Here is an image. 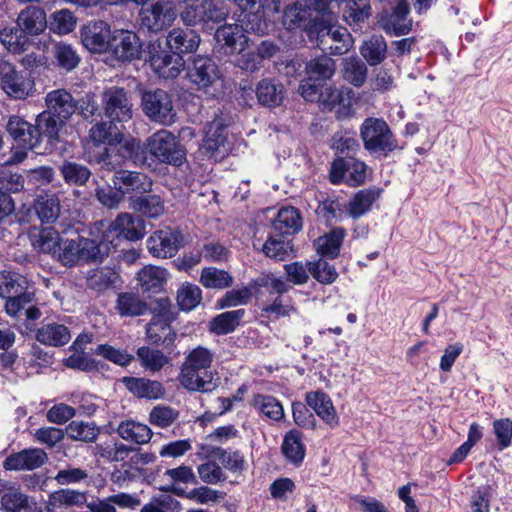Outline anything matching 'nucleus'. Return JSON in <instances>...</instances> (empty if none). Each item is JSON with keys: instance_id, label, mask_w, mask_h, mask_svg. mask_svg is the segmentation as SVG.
<instances>
[{"instance_id": "obj_1", "label": "nucleus", "mask_w": 512, "mask_h": 512, "mask_svg": "<svg viewBox=\"0 0 512 512\" xmlns=\"http://www.w3.org/2000/svg\"><path fill=\"white\" fill-rule=\"evenodd\" d=\"M220 0H183L185 7L180 16L187 26L200 22H220L226 18L229 9ZM242 11V23L248 30L265 34L268 32L271 16L279 12L278 4L272 8L268 0H233Z\"/></svg>"}, {"instance_id": "obj_2", "label": "nucleus", "mask_w": 512, "mask_h": 512, "mask_svg": "<svg viewBox=\"0 0 512 512\" xmlns=\"http://www.w3.org/2000/svg\"><path fill=\"white\" fill-rule=\"evenodd\" d=\"M114 122H101L89 132L90 143L87 146L89 162L102 164L107 170L120 164L119 158H134L140 149V142L134 138L123 140Z\"/></svg>"}, {"instance_id": "obj_3", "label": "nucleus", "mask_w": 512, "mask_h": 512, "mask_svg": "<svg viewBox=\"0 0 512 512\" xmlns=\"http://www.w3.org/2000/svg\"><path fill=\"white\" fill-rule=\"evenodd\" d=\"M109 253V245L99 239L76 237L61 239L55 259L65 266L80 262L102 261Z\"/></svg>"}, {"instance_id": "obj_4", "label": "nucleus", "mask_w": 512, "mask_h": 512, "mask_svg": "<svg viewBox=\"0 0 512 512\" xmlns=\"http://www.w3.org/2000/svg\"><path fill=\"white\" fill-rule=\"evenodd\" d=\"M319 14L311 32L317 35L319 48L334 55L347 53L354 44L352 35L345 27L336 24V17L327 12Z\"/></svg>"}, {"instance_id": "obj_5", "label": "nucleus", "mask_w": 512, "mask_h": 512, "mask_svg": "<svg viewBox=\"0 0 512 512\" xmlns=\"http://www.w3.org/2000/svg\"><path fill=\"white\" fill-rule=\"evenodd\" d=\"M145 146L148 153L160 163L180 167L187 160L186 149L168 130L161 129L153 133L147 138Z\"/></svg>"}, {"instance_id": "obj_6", "label": "nucleus", "mask_w": 512, "mask_h": 512, "mask_svg": "<svg viewBox=\"0 0 512 512\" xmlns=\"http://www.w3.org/2000/svg\"><path fill=\"white\" fill-rule=\"evenodd\" d=\"M6 131L18 147L12 149V155L6 162L17 164L27 157V152L40 144V132L36 125H32L19 115H11L6 124Z\"/></svg>"}, {"instance_id": "obj_7", "label": "nucleus", "mask_w": 512, "mask_h": 512, "mask_svg": "<svg viewBox=\"0 0 512 512\" xmlns=\"http://www.w3.org/2000/svg\"><path fill=\"white\" fill-rule=\"evenodd\" d=\"M95 230L101 233V237L98 238L99 242L107 243L109 248L116 239L136 241L143 238L146 232L144 221L129 213L119 214L109 225L100 222L96 225Z\"/></svg>"}, {"instance_id": "obj_8", "label": "nucleus", "mask_w": 512, "mask_h": 512, "mask_svg": "<svg viewBox=\"0 0 512 512\" xmlns=\"http://www.w3.org/2000/svg\"><path fill=\"white\" fill-rule=\"evenodd\" d=\"M315 9L336 18L341 12L343 20L352 26L363 23L370 16L371 7L369 0H315Z\"/></svg>"}, {"instance_id": "obj_9", "label": "nucleus", "mask_w": 512, "mask_h": 512, "mask_svg": "<svg viewBox=\"0 0 512 512\" xmlns=\"http://www.w3.org/2000/svg\"><path fill=\"white\" fill-rule=\"evenodd\" d=\"M177 17L175 4L172 0H153L141 7L139 24L149 32H160L169 27Z\"/></svg>"}, {"instance_id": "obj_10", "label": "nucleus", "mask_w": 512, "mask_h": 512, "mask_svg": "<svg viewBox=\"0 0 512 512\" xmlns=\"http://www.w3.org/2000/svg\"><path fill=\"white\" fill-rule=\"evenodd\" d=\"M187 77L198 90L209 96H215L223 87L218 68L208 57L196 56L188 68Z\"/></svg>"}, {"instance_id": "obj_11", "label": "nucleus", "mask_w": 512, "mask_h": 512, "mask_svg": "<svg viewBox=\"0 0 512 512\" xmlns=\"http://www.w3.org/2000/svg\"><path fill=\"white\" fill-rule=\"evenodd\" d=\"M0 87L12 99L24 100L34 94V79L26 72L18 71L9 62L0 61Z\"/></svg>"}, {"instance_id": "obj_12", "label": "nucleus", "mask_w": 512, "mask_h": 512, "mask_svg": "<svg viewBox=\"0 0 512 512\" xmlns=\"http://www.w3.org/2000/svg\"><path fill=\"white\" fill-rule=\"evenodd\" d=\"M361 137L365 148L370 152L387 154L397 148V142L387 123L381 119H366L361 126Z\"/></svg>"}, {"instance_id": "obj_13", "label": "nucleus", "mask_w": 512, "mask_h": 512, "mask_svg": "<svg viewBox=\"0 0 512 512\" xmlns=\"http://www.w3.org/2000/svg\"><path fill=\"white\" fill-rule=\"evenodd\" d=\"M141 105L145 115L151 121L167 126L175 122L176 111L166 91L161 89L144 91Z\"/></svg>"}, {"instance_id": "obj_14", "label": "nucleus", "mask_w": 512, "mask_h": 512, "mask_svg": "<svg viewBox=\"0 0 512 512\" xmlns=\"http://www.w3.org/2000/svg\"><path fill=\"white\" fill-rule=\"evenodd\" d=\"M148 58L153 71L164 79L176 78L185 67V61L182 56L170 54L162 50L159 41H153L148 44Z\"/></svg>"}, {"instance_id": "obj_15", "label": "nucleus", "mask_w": 512, "mask_h": 512, "mask_svg": "<svg viewBox=\"0 0 512 512\" xmlns=\"http://www.w3.org/2000/svg\"><path fill=\"white\" fill-rule=\"evenodd\" d=\"M107 52L118 61L131 62L142 57V43L135 32L127 29H115Z\"/></svg>"}, {"instance_id": "obj_16", "label": "nucleus", "mask_w": 512, "mask_h": 512, "mask_svg": "<svg viewBox=\"0 0 512 512\" xmlns=\"http://www.w3.org/2000/svg\"><path fill=\"white\" fill-rule=\"evenodd\" d=\"M102 105L111 122H127L133 116L132 103L123 88L114 86L106 89L102 95Z\"/></svg>"}, {"instance_id": "obj_17", "label": "nucleus", "mask_w": 512, "mask_h": 512, "mask_svg": "<svg viewBox=\"0 0 512 512\" xmlns=\"http://www.w3.org/2000/svg\"><path fill=\"white\" fill-rule=\"evenodd\" d=\"M319 16L314 0H297L294 5L285 10L283 24L289 30L302 28L311 33Z\"/></svg>"}, {"instance_id": "obj_18", "label": "nucleus", "mask_w": 512, "mask_h": 512, "mask_svg": "<svg viewBox=\"0 0 512 512\" xmlns=\"http://www.w3.org/2000/svg\"><path fill=\"white\" fill-rule=\"evenodd\" d=\"M182 245V234L172 228H164L155 231L147 239V249L153 257H173Z\"/></svg>"}, {"instance_id": "obj_19", "label": "nucleus", "mask_w": 512, "mask_h": 512, "mask_svg": "<svg viewBox=\"0 0 512 512\" xmlns=\"http://www.w3.org/2000/svg\"><path fill=\"white\" fill-rule=\"evenodd\" d=\"M409 4L400 0L391 13L382 12L377 16L380 28L388 35L401 36L408 34L412 28V20L408 17Z\"/></svg>"}, {"instance_id": "obj_20", "label": "nucleus", "mask_w": 512, "mask_h": 512, "mask_svg": "<svg viewBox=\"0 0 512 512\" xmlns=\"http://www.w3.org/2000/svg\"><path fill=\"white\" fill-rule=\"evenodd\" d=\"M366 178V165L356 159L338 158L333 161L330 170V180L333 184L346 183L351 186L359 185Z\"/></svg>"}, {"instance_id": "obj_21", "label": "nucleus", "mask_w": 512, "mask_h": 512, "mask_svg": "<svg viewBox=\"0 0 512 512\" xmlns=\"http://www.w3.org/2000/svg\"><path fill=\"white\" fill-rule=\"evenodd\" d=\"M113 31L104 21H91L80 29L83 46L92 53H104L109 49Z\"/></svg>"}, {"instance_id": "obj_22", "label": "nucleus", "mask_w": 512, "mask_h": 512, "mask_svg": "<svg viewBox=\"0 0 512 512\" xmlns=\"http://www.w3.org/2000/svg\"><path fill=\"white\" fill-rule=\"evenodd\" d=\"M113 184L115 189L121 195L141 196L151 191L153 182L146 174L119 170L116 171L113 177Z\"/></svg>"}, {"instance_id": "obj_23", "label": "nucleus", "mask_w": 512, "mask_h": 512, "mask_svg": "<svg viewBox=\"0 0 512 512\" xmlns=\"http://www.w3.org/2000/svg\"><path fill=\"white\" fill-rule=\"evenodd\" d=\"M227 124L222 117H216L211 121L205 131L201 149L210 158L215 160L223 157L228 151L227 143Z\"/></svg>"}, {"instance_id": "obj_24", "label": "nucleus", "mask_w": 512, "mask_h": 512, "mask_svg": "<svg viewBox=\"0 0 512 512\" xmlns=\"http://www.w3.org/2000/svg\"><path fill=\"white\" fill-rule=\"evenodd\" d=\"M243 14L241 13L238 24H225L219 27L215 33V39L217 44L224 49L226 54L233 55L236 52H242L244 46L248 43V38L244 34L243 30L247 32H253L248 30L242 23Z\"/></svg>"}, {"instance_id": "obj_25", "label": "nucleus", "mask_w": 512, "mask_h": 512, "mask_svg": "<svg viewBox=\"0 0 512 512\" xmlns=\"http://www.w3.org/2000/svg\"><path fill=\"white\" fill-rule=\"evenodd\" d=\"M357 99L352 89L348 87L336 88L331 85L322 87L318 102L329 108L340 107L339 113L343 116L351 114V108Z\"/></svg>"}, {"instance_id": "obj_26", "label": "nucleus", "mask_w": 512, "mask_h": 512, "mask_svg": "<svg viewBox=\"0 0 512 512\" xmlns=\"http://www.w3.org/2000/svg\"><path fill=\"white\" fill-rule=\"evenodd\" d=\"M33 302L34 293L25 289L22 293L14 294L6 299L5 311L11 318H19L24 314L28 320H37L40 318L41 312Z\"/></svg>"}, {"instance_id": "obj_27", "label": "nucleus", "mask_w": 512, "mask_h": 512, "mask_svg": "<svg viewBox=\"0 0 512 512\" xmlns=\"http://www.w3.org/2000/svg\"><path fill=\"white\" fill-rule=\"evenodd\" d=\"M48 459L47 453L40 448H28L11 454L3 462L6 470H34Z\"/></svg>"}, {"instance_id": "obj_28", "label": "nucleus", "mask_w": 512, "mask_h": 512, "mask_svg": "<svg viewBox=\"0 0 512 512\" xmlns=\"http://www.w3.org/2000/svg\"><path fill=\"white\" fill-rule=\"evenodd\" d=\"M201 42L199 34L194 30L174 28L166 38L168 48L175 55L194 53Z\"/></svg>"}, {"instance_id": "obj_29", "label": "nucleus", "mask_w": 512, "mask_h": 512, "mask_svg": "<svg viewBox=\"0 0 512 512\" xmlns=\"http://www.w3.org/2000/svg\"><path fill=\"white\" fill-rule=\"evenodd\" d=\"M87 501L85 492L73 489H60L53 492L47 504L39 512H67L70 507H81Z\"/></svg>"}, {"instance_id": "obj_30", "label": "nucleus", "mask_w": 512, "mask_h": 512, "mask_svg": "<svg viewBox=\"0 0 512 512\" xmlns=\"http://www.w3.org/2000/svg\"><path fill=\"white\" fill-rule=\"evenodd\" d=\"M306 402L330 428L334 429L339 426L340 418L331 398L327 394L321 391L309 392L306 394Z\"/></svg>"}, {"instance_id": "obj_31", "label": "nucleus", "mask_w": 512, "mask_h": 512, "mask_svg": "<svg viewBox=\"0 0 512 512\" xmlns=\"http://www.w3.org/2000/svg\"><path fill=\"white\" fill-rule=\"evenodd\" d=\"M45 103L47 111L61 120H67L76 111V103L72 95L65 89L47 93Z\"/></svg>"}, {"instance_id": "obj_32", "label": "nucleus", "mask_w": 512, "mask_h": 512, "mask_svg": "<svg viewBox=\"0 0 512 512\" xmlns=\"http://www.w3.org/2000/svg\"><path fill=\"white\" fill-rule=\"evenodd\" d=\"M181 385L190 391L207 392L216 387L212 370H190L182 368L179 376Z\"/></svg>"}, {"instance_id": "obj_33", "label": "nucleus", "mask_w": 512, "mask_h": 512, "mask_svg": "<svg viewBox=\"0 0 512 512\" xmlns=\"http://www.w3.org/2000/svg\"><path fill=\"white\" fill-rule=\"evenodd\" d=\"M201 451L207 457L217 459L220 464L233 474H241L245 470V458L239 451H228L219 447H209L208 444L200 445Z\"/></svg>"}, {"instance_id": "obj_34", "label": "nucleus", "mask_w": 512, "mask_h": 512, "mask_svg": "<svg viewBox=\"0 0 512 512\" xmlns=\"http://www.w3.org/2000/svg\"><path fill=\"white\" fill-rule=\"evenodd\" d=\"M381 192V189L375 187L358 191L346 204V212L353 219L362 217L371 210Z\"/></svg>"}, {"instance_id": "obj_35", "label": "nucleus", "mask_w": 512, "mask_h": 512, "mask_svg": "<svg viewBox=\"0 0 512 512\" xmlns=\"http://www.w3.org/2000/svg\"><path fill=\"white\" fill-rule=\"evenodd\" d=\"M168 271L159 266L147 265L137 273V281L144 292H160L167 280Z\"/></svg>"}, {"instance_id": "obj_36", "label": "nucleus", "mask_w": 512, "mask_h": 512, "mask_svg": "<svg viewBox=\"0 0 512 512\" xmlns=\"http://www.w3.org/2000/svg\"><path fill=\"white\" fill-rule=\"evenodd\" d=\"M160 490L164 492H172L177 496L185 497L189 500H192L198 504H208V503H216L220 499L223 498V493L212 489L208 486H201L198 488H194L188 492L185 491L184 488L176 485H165L160 488Z\"/></svg>"}, {"instance_id": "obj_37", "label": "nucleus", "mask_w": 512, "mask_h": 512, "mask_svg": "<svg viewBox=\"0 0 512 512\" xmlns=\"http://www.w3.org/2000/svg\"><path fill=\"white\" fill-rule=\"evenodd\" d=\"M29 238L35 250L51 254L54 258L62 239L52 227L33 228L29 233Z\"/></svg>"}, {"instance_id": "obj_38", "label": "nucleus", "mask_w": 512, "mask_h": 512, "mask_svg": "<svg viewBox=\"0 0 512 512\" xmlns=\"http://www.w3.org/2000/svg\"><path fill=\"white\" fill-rule=\"evenodd\" d=\"M35 338L45 346L60 347L66 345L71 334L68 328L59 323H47L37 329Z\"/></svg>"}, {"instance_id": "obj_39", "label": "nucleus", "mask_w": 512, "mask_h": 512, "mask_svg": "<svg viewBox=\"0 0 512 512\" xmlns=\"http://www.w3.org/2000/svg\"><path fill=\"white\" fill-rule=\"evenodd\" d=\"M140 504L136 496L127 493H118L103 499L90 502L87 507L91 512H117L116 506L125 509H134Z\"/></svg>"}, {"instance_id": "obj_40", "label": "nucleus", "mask_w": 512, "mask_h": 512, "mask_svg": "<svg viewBox=\"0 0 512 512\" xmlns=\"http://www.w3.org/2000/svg\"><path fill=\"white\" fill-rule=\"evenodd\" d=\"M126 388L135 396L139 398H146L149 400H157L164 396L165 390L162 384L158 381L126 377L123 379Z\"/></svg>"}, {"instance_id": "obj_41", "label": "nucleus", "mask_w": 512, "mask_h": 512, "mask_svg": "<svg viewBox=\"0 0 512 512\" xmlns=\"http://www.w3.org/2000/svg\"><path fill=\"white\" fill-rule=\"evenodd\" d=\"M17 24L23 32L38 35L47 27L46 14L41 8L28 7L19 14Z\"/></svg>"}, {"instance_id": "obj_42", "label": "nucleus", "mask_w": 512, "mask_h": 512, "mask_svg": "<svg viewBox=\"0 0 512 512\" xmlns=\"http://www.w3.org/2000/svg\"><path fill=\"white\" fill-rule=\"evenodd\" d=\"M273 228L283 235H293L302 228L299 211L291 206L281 208L273 221Z\"/></svg>"}, {"instance_id": "obj_43", "label": "nucleus", "mask_w": 512, "mask_h": 512, "mask_svg": "<svg viewBox=\"0 0 512 512\" xmlns=\"http://www.w3.org/2000/svg\"><path fill=\"white\" fill-rule=\"evenodd\" d=\"M281 450L287 461L294 465L301 464L306 454L301 432L295 429L288 431L284 435Z\"/></svg>"}, {"instance_id": "obj_44", "label": "nucleus", "mask_w": 512, "mask_h": 512, "mask_svg": "<svg viewBox=\"0 0 512 512\" xmlns=\"http://www.w3.org/2000/svg\"><path fill=\"white\" fill-rule=\"evenodd\" d=\"M359 51L370 66L378 65L385 60L387 55L386 40L381 35H372L362 42Z\"/></svg>"}, {"instance_id": "obj_45", "label": "nucleus", "mask_w": 512, "mask_h": 512, "mask_svg": "<svg viewBox=\"0 0 512 512\" xmlns=\"http://www.w3.org/2000/svg\"><path fill=\"white\" fill-rule=\"evenodd\" d=\"M117 433L123 440L140 445L148 443L153 435L149 426L133 420L122 421Z\"/></svg>"}, {"instance_id": "obj_46", "label": "nucleus", "mask_w": 512, "mask_h": 512, "mask_svg": "<svg viewBox=\"0 0 512 512\" xmlns=\"http://www.w3.org/2000/svg\"><path fill=\"white\" fill-rule=\"evenodd\" d=\"M129 207L149 218H157L165 212L164 203L157 195L130 197Z\"/></svg>"}, {"instance_id": "obj_47", "label": "nucleus", "mask_w": 512, "mask_h": 512, "mask_svg": "<svg viewBox=\"0 0 512 512\" xmlns=\"http://www.w3.org/2000/svg\"><path fill=\"white\" fill-rule=\"evenodd\" d=\"M256 95L260 104L268 107L279 106L284 99V89L281 84L269 79L261 80L256 87Z\"/></svg>"}, {"instance_id": "obj_48", "label": "nucleus", "mask_w": 512, "mask_h": 512, "mask_svg": "<svg viewBox=\"0 0 512 512\" xmlns=\"http://www.w3.org/2000/svg\"><path fill=\"white\" fill-rule=\"evenodd\" d=\"M345 237L343 228H335L330 233L319 237L315 241L317 252L329 258H336L339 255L340 247Z\"/></svg>"}, {"instance_id": "obj_49", "label": "nucleus", "mask_w": 512, "mask_h": 512, "mask_svg": "<svg viewBox=\"0 0 512 512\" xmlns=\"http://www.w3.org/2000/svg\"><path fill=\"white\" fill-rule=\"evenodd\" d=\"M368 69L357 57L343 59L342 77L355 87L362 86L367 78Z\"/></svg>"}, {"instance_id": "obj_50", "label": "nucleus", "mask_w": 512, "mask_h": 512, "mask_svg": "<svg viewBox=\"0 0 512 512\" xmlns=\"http://www.w3.org/2000/svg\"><path fill=\"white\" fill-rule=\"evenodd\" d=\"M116 309L121 316L136 317L145 314L148 306L137 295L122 293L118 296Z\"/></svg>"}, {"instance_id": "obj_51", "label": "nucleus", "mask_w": 512, "mask_h": 512, "mask_svg": "<svg viewBox=\"0 0 512 512\" xmlns=\"http://www.w3.org/2000/svg\"><path fill=\"white\" fill-rule=\"evenodd\" d=\"M34 209L43 223H52L59 217L60 202L55 195H41L37 198Z\"/></svg>"}, {"instance_id": "obj_52", "label": "nucleus", "mask_w": 512, "mask_h": 512, "mask_svg": "<svg viewBox=\"0 0 512 512\" xmlns=\"http://www.w3.org/2000/svg\"><path fill=\"white\" fill-rule=\"evenodd\" d=\"M252 406L273 421H280L284 417L283 406L272 396L257 394L252 400Z\"/></svg>"}, {"instance_id": "obj_53", "label": "nucleus", "mask_w": 512, "mask_h": 512, "mask_svg": "<svg viewBox=\"0 0 512 512\" xmlns=\"http://www.w3.org/2000/svg\"><path fill=\"white\" fill-rule=\"evenodd\" d=\"M305 71L310 80H327L335 73V62L327 56L318 57L307 63Z\"/></svg>"}, {"instance_id": "obj_54", "label": "nucleus", "mask_w": 512, "mask_h": 512, "mask_svg": "<svg viewBox=\"0 0 512 512\" xmlns=\"http://www.w3.org/2000/svg\"><path fill=\"white\" fill-rule=\"evenodd\" d=\"M53 56L56 66L66 72L75 69L80 62V57L76 50L70 44L63 42L55 44Z\"/></svg>"}, {"instance_id": "obj_55", "label": "nucleus", "mask_w": 512, "mask_h": 512, "mask_svg": "<svg viewBox=\"0 0 512 512\" xmlns=\"http://www.w3.org/2000/svg\"><path fill=\"white\" fill-rule=\"evenodd\" d=\"M244 316V310H233L216 316L210 323V330L218 335L232 332Z\"/></svg>"}, {"instance_id": "obj_56", "label": "nucleus", "mask_w": 512, "mask_h": 512, "mask_svg": "<svg viewBox=\"0 0 512 512\" xmlns=\"http://www.w3.org/2000/svg\"><path fill=\"white\" fill-rule=\"evenodd\" d=\"M28 289V281L25 277L10 272H0V297H8L22 293Z\"/></svg>"}, {"instance_id": "obj_57", "label": "nucleus", "mask_w": 512, "mask_h": 512, "mask_svg": "<svg viewBox=\"0 0 512 512\" xmlns=\"http://www.w3.org/2000/svg\"><path fill=\"white\" fill-rule=\"evenodd\" d=\"M200 283L205 288L224 289L232 284V277L224 270L208 267L202 270Z\"/></svg>"}, {"instance_id": "obj_58", "label": "nucleus", "mask_w": 512, "mask_h": 512, "mask_svg": "<svg viewBox=\"0 0 512 512\" xmlns=\"http://www.w3.org/2000/svg\"><path fill=\"white\" fill-rule=\"evenodd\" d=\"M147 336L154 344H171L175 334L172 333L167 319L154 318L147 327Z\"/></svg>"}, {"instance_id": "obj_59", "label": "nucleus", "mask_w": 512, "mask_h": 512, "mask_svg": "<svg viewBox=\"0 0 512 512\" xmlns=\"http://www.w3.org/2000/svg\"><path fill=\"white\" fill-rule=\"evenodd\" d=\"M61 174L70 185H84L91 176L90 170L76 162L65 161L61 166Z\"/></svg>"}, {"instance_id": "obj_60", "label": "nucleus", "mask_w": 512, "mask_h": 512, "mask_svg": "<svg viewBox=\"0 0 512 512\" xmlns=\"http://www.w3.org/2000/svg\"><path fill=\"white\" fill-rule=\"evenodd\" d=\"M202 300V291L195 285L190 283L183 284L177 292V303L184 311L193 310Z\"/></svg>"}, {"instance_id": "obj_61", "label": "nucleus", "mask_w": 512, "mask_h": 512, "mask_svg": "<svg viewBox=\"0 0 512 512\" xmlns=\"http://www.w3.org/2000/svg\"><path fill=\"white\" fill-rule=\"evenodd\" d=\"M212 362L213 354L211 351L199 346L188 354L182 368L190 370H211Z\"/></svg>"}, {"instance_id": "obj_62", "label": "nucleus", "mask_w": 512, "mask_h": 512, "mask_svg": "<svg viewBox=\"0 0 512 512\" xmlns=\"http://www.w3.org/2000/svg\"><path fill=\"white\" fill-rule=\"evenodd\" d=\"M137 356L142 366L153 372L159 371L168 363V358L161 351L149 347L139 348Z\"/></svg>"}, {"instance_id": "obj_63", "label": "nucleus", "mask_w": 512, "mask_h": 512, "mask_svg": "<svg viewBox=\"0 0 512 512\" xmlns=\"http://www.w3.org/2000/svg\"><path fill=\"white\" fill-rule=\"evenodd\" d=\"M68 436L77 441L92 442L98 435L94 424L83 421H72L67 427Z\"/></svg>"}, {"instance_id": "obj_64", "label": "nucleus", "mask_w": 512, "mask_h": 512, "mask_svg": "<svg viewBox=\"0 0 512 512\" xmlns=\"http://www.w3.org/2000/svg\"><path fill=\"white\" fill-rule=\"evenodd\" d=\"M307 265L312 276L322 284H331L338 277L335 267L324 259L308 262Z\"/></svg>"}]
</instances>
